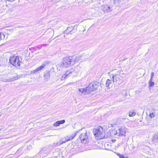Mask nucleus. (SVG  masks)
<instances>
[{
    "instance_id": "bb28decb",
    "label": "nucleus",
    "mask_w": 158,
    "mask_h": 158,
    "mask_svg": "<svg viewBox=\"0 0 158 158\" xmlns=\"http://www.w3.org/2000/svg\"><path fill=\"white\" fill-rule=\"evenodd\" d=\"M10 29H5L4 30V32H2V33H3L4 35H5V34H6V33H8V34H9V33H8V31H10Z\"/></svg>"
},
{
    "instance_id": "f3484780",
    "label": "nucleus",
    "mask_w": 158,
    "mask_h": 158,
    "mask_svg": "<svg viewBox=\"0 0 158 158\" xmlns=\"http://www.w3.org/2000/svg\"><path fill=\"white\" fill-rule=\"evenodd\" d=\"M136 113L133 110H130L129 113V115L130 117H132L135 115Z\"/></svg>"
},
{
    "instance_id": "6ab92c4d",
    "label": "nucleus",
    "mask_w": 158,
    "mask_h": 158,
    "mask_svg": "<svg viewBox=\"0 0 158 158\" xmlns=\"http://www.w3.org/2000/svg\"><path fill=\"white\" fill-rule=\"evenodd\" d=\"M111 84V81L109 79H108L106 82V86L107 87L109 88V86Z\"/></svg>"
},
{
    "instance_id": "4be33fe9",
    "label": "nucleus",
    "mask_w": 158,
    "mask_h": 158,
    "mask_svg": "<svg viewBox=\"0 0 158 158\" xmlns=\"http://www.w3.org/2000/svg\"><path fill=\"white\" fill-rule=\"evenodd\" d=\"M79 90L80 92H81V93H84V94H87V93H86L85 92V88H81V89H79Z\"/></svg>"
},
{
    "instance_id": "39448f33",
    "label": "nucleus",
    "mask_w": 158,
    "mask_h": 158,
    "mask_svg": "<svg viewBox=\"0 0 158 158\" xmlns=\"http://www.w3.org/2000/svg\"><path fill=\"white\" fill-rule=\"evenodd\" d=\"M112 78L114 83L116 85H120L122 83V80L121 79L120 77L119 76L118 74L114 75L113 74Z\"/></svg>"
},
{
    "instance_id": "473e14b6",
    "label": "nucleus",
    "mask_w": 158,
    "mask_h": 158,
    "mask_svg": "<svg viewBox=\"0 0 158 158\" xmlns=\"http://www.w3.org/2000/svg\"><path fill=\"white\" fill-rule=\"evenodd\" d=\"M2 115V114L1 113H0V117Z\"/></svg>"
},
{
    "instance_id": "aec40b11",
    "label": "nucleus",
    "mask_w": 158,
    "mask_h": 158,
    "mask_svg": "<svg viewBox=\"0 0 158 158\" xmlns=\"http://www.w3.org/2000/svg\"><path fill=\"white\" fill-rule=\"evenodd\" d=\"M47 63L46 62H44L43 63L41 66L39 67L40 70H42L43 68H44L45 65L47 64Z\"/></svg>"
},
{
    "instance_id": "b1692460",
    "label": "nucleus",
    "mask_w": 158,
    "mask_h": 158,
    "mask_svg": "<svg viewBox=\"0 0 158 158\" xmlns=\"http://www.w3.org/2000/svg\"><path fill=\"white\" fill-rule=\"evenodd\" d=\"M152 80L150 79L149 82V86L150 87H152L154 85V82L152 81Z\"/></svg>"
},
{
    "instance_id": "6e6552de",
    "label": "nucleus",
    "mask_w": 158,
    "mask_h": 158,
    "mask_svg": "<svg viewBox=\"0 0 158 158\" xmlns=\"http://www.w3.org/2000/svg\"><path fill=\"white\" fill-rule=\"evenodd\" d=\"M75 73V72L74 71L73 69H71L67 71L65 73V74H63L61 78V80H63L64 79L68 76L70 74H73V73Z\"/></svg>"
},
{
    "instance_id": "f8f14e48",
    "label": "nucleus",
    "mask_w": 158,
    "mask_h": 158,
    "mask_svg": "<svg viewBox=\"0 0 158 158\" xmlns=\"http://www.w3.org/2000/svg\"><path fill=\"white\" fill-rule=\"evenodd\" d=\"M18 79L17 76L16 75L15 76L11 77L9 79H7L6 80V81L9 82L14 80H17Z\"/></svg>"
},
{
    "instance_id": "423d86ee",
    "label": "nucleus",
    "mask_w": 158,
    "mask_h": 158,
    "mask_svg": "<svg viewBox=\"0 0 158 158\" xmlns=\"http://www.w3.org/2000/svg\"><path fill=\"white\" fill-rule=\"evenodd\" d=\"M79 137L82 143H86L89 142L88 137L86 132L81 134Z\"/></svg>"
},
{
    "instance_id": "4468645a",
    "label": "nucleus",
    "mask_w": 158,
    "mask_h": 158,
    "mask_svg": "<svg viewBox=\"0 0 158 158\" xmlns=\"http://www.w3.org/2000/svg\"><path fill=\"white\" fill-rule=\"evenodd\" d=\"M120 77H124L126 76V74L123 73V71L122 70L120 71L119 72H118V73L117 74Z\"/></svg>"
},
{
    "instance_id": "dca6fc26",
    "label": "nucleus",
    "mask_w": 158,
    "mask_h": 158,
    "mask_svg": "<svg viewBox=\"0 0 158 158\" xmlns=\"http://www.w3.org/2000/svg\"><path fill=\"white\" fill-rule=\"evenodd\" d=\"M50 74L48 73L45 74L44 76L45 80L46 81H47L50 77Z\"/></svg>"
},
{
    "instance_id": "2f4dec72",
    "label": "nucleus",
    "mask_w": 158,
    "mask_h": 158,
    "mask_svg": "<svg viewBox=\"0 0 158 158\" xmlns=\"http://www.w3.org/2000/svg\"><path fill=\"white\" fill-rule=\"evenodd\" d=\"M49 30H51V31H54L52 29H49Z\"/></svg>"
},
{
    "instance_id": "1a4fd4ad",
    "label": "nucleus",
    "mask_w": 158,
    "mask_h": 158,
    "mask_svg": "<svg viewBox=\"0 0 158 158\" xmlns=\"http://www.w3.org/2000/svg\"><path fill=\"white\" fill-rule=\"evenodd\" d=\"M102 9L103 11L105 13H109L111 11L110 7L107 5L103 6H102Z\"/></svg>"
},
{
    "instance_id": "c85d7f7f",
    "label": "nucleus",
    "mask_w": 158,
    "mask_h": 158,
    "mask_svg": "<svg viewBox=\"0 0 158 158\" xmlns=\"http://www.w3.org/2000/svg\"><path fill=\"white\" fill-rule=\"evenodd\" d=\"M154 75V73L153 72H152L151 73V80H152V78L153 77V76Z\"/></svg>"
},
{
    "instance_id": "7c9ffc66",
    "label": "nucleus",
    "mask_w": 158,
    "mask_h": 158,
    "mask_svg": "<svg viewBox=\"0 0 158 158\" xmlns=\"http://www.w3.org/2000/svg\"><path fill=\"white\" fill-rule=\"evenodd\" d=\"M7 1L10 2H13L15 0H6Z\"/></svg>"
},
{
    "instance_id": "f03ea898",
    "label": "nucleus",
    "mask_w": 158,
    "mask_h": 158,
    "mask_svg": "<svg viewBox=\"0 0 158 158\" xmlns=\"http://www.w3.org/2000/svg\"><path fill=\"white\" fill-rule=\"evenodd\" d=\"M94 134L97 139H101L105 137V132L101 126L98 127L93 130Z\"/></svg>"
},
{
    "instance_id": "0eeeda50",
    "label": "nucleus",
    "mask_w": 158,
    "mask_h": 158,
    "mask_svg": "<svg viewBox=\"0 0 158 158\" xmlns=\"http://www.w3.org/2000/svg\"><path fill=\"white\" fill-rule=\"evenodd\" d=\"M81 130H79L78 131H77L74 134L72 135L71 136H68L65 137V139L64 141H63L62 143H65L66 141H69V140L72 139L76 136V135L78 133L79 131H81Z\"/></svg>"
},
{
    "instance_id": "ddd939ff",
    "label": "nucleus",
    "mask_w": 158,
    "mask_h": 158,
    "mask_svg": "<svg viewBox=\"0 0 158 158\" xmlns=\"http://www.w3.org/2000/svg\"><path fill=\"white\" fill-rule=\"evenodd\" d=\"M152 141L155 143L158 142V134L154 135L153 137Z\"/></svg>"
},
{
    "instance_id": "9b49d317",
    "label": "nucleus",
    "mask_w": 158,
    "mask_h": 158,
    "mask_svg": "<svg viewBox=\"0 0 158 158\" xmlns=\"http://www.w3.org/2000/svg\"><path fill=\"white\" fill-rule=\"evenodd\" d=\"M118 132H119V136L125 135L126 133V128H120L118 130Z\"/></svg>"
},
{
    "instance_id": "2eb2a0df",
    "label": "nucleus",
    "mask_w": 158,
    "mask_h": 158,
    "mask_svg": "<svg viewBox=\"0 0 158 158\" xmlns=\"http://www.w3.org/2000/svg\"><path fill=\"white\" fill-rule=\"evenodd\" d=\"M155 113L153 110H152L150 112L149 116L151 118H154L155 116Z\"/></svg>"
},
{
    "instance_id": "a878e982",
    "label": "nucleus",
    "mask_w": 158,
    "mask_h": 158,
    "mask_svg": "<svg viewBox=\"0 0 158 158\" xmlns=\"http://www.w3.org/2000/svg\"><path fill=\"white\" fill-rule=\"evenodd\" d=\"M60 125V123L58 121L56 122L53 124V126L56 127L59 126Z\"/></svg>"
},
{
    "instance_id": "412c9836",
    "label": "nucleus",
    "mask_w": 158,
    "mask_h": 158,
    "mask_svg": "<svg viewBox=\"0 0 158 158\" xmlns=\"http://www.w3.org/2000/svg\"><path fill=\"white\" fill-rule=\"evenodd\" d=\"M5 39V35L2 32H0V40Z\"/></svg>"
},
{
    "instance_id": "20e7f679",
    "label": "nucleus",
    "mask_w": 158,
    "mask_h": 158,
    "mask_svg": "<svg viewBox=\"0 0 158 158\" xmlns=\"http://www.w3.org/2000/svg\"><path fill=\"white\" fill-rule=\"evenodd\" d=\"M98 82L96 81H93L85 88V92L87 94H89L91 92L96 90L98 88Z\"/></svg>"
},
{
    "instance_id": "c756f323",
    "label": "nucleus",
    "mask_w": 158,
    "mask_h": 158,
    "mask_svg": "<svg viewBox=\"0 0 158 158\" xmlns=\"http://www.w3.org/2000/svg\"><path fill=\"white\" fill-rule=\"evenodd\" d=\"M114 1V3L115 4L116 2H119L120 1V0H113Z\"/></svg>"
},
{
    "instance_id": "5701e85b",
    "label": "nucleus",
    "mask_w": 158,
    "mask_h": 158,
    "mask_svg": "<svg viewBox=\"0 0 158 158\" xmlns=\"http://www.w3.org/2000/svg\"><path fill=\"white\" fill-rule=\"evenodd\" d=\"M114 135H116L117 137L119 136V132H118V130L114 131Z\"/></svg>"
},
{
    "instance_id": "a211bd4d",
    "label": "nucleus",
    "mask_w": 158,
    "mask_h": 158,
    "mask_svg": "<svg viewBox=\"0 0 158 158\" xmlns=\"http://www.w3.org/2000/svg\"><path fill=\"white\" fill-rule=\"evenodd\" d=\"M41 70L40 68L38 67L37 68L33 70L32 71H31V73H32L33 74H36L39 71Z\"/></svg>"
},
{
    "instance_id": "9d476101",
    "label": "nucleus",
    "mask_w": 158,
    "mask_h": 158,
    "mask_svg": "<svg viewBox=\"0 0 158 158\" xmlns=\"http://www.w3.org/2000/svg\"><path fill=\"white\" fill-rule=\"evenodd\" d=\"M74 28L72 26H70L68 27L65 31V34H72L74 32L72 31L74 30Z\"/></svg>"
},
{
    "instance_id": "f257e3e1",
    "label": "nucleus",
    "mask_w": 158,
    "mask_h": 158,
    "mask_svg": "<svg viewBox=\"0 0 158 158\" xmlns=\"http://www.w3.org/2000/svg\"><path fill=\"white\" fill-rule=\"evenodd\" d=\"M81 57L80 55L77 56L74 58L72 56H65L63 58L61 66L62 67H67L73 65L80 60Z\"/></svg>"
},
{
    "instance_id": "cd10ccee",
    "label": "nucleus",
    "mask_w": 158,
    "mask_h": 158,
    "mask_svg": "<svg viewBox=\"0 0 158 158\" xmlns=\"http://www.w3.org/2000/svg\"><path fill=\"white\" fill-rule=\"evenodd\" d=\"M60 124H62L64 123L65 122V120H63L60 121H59Z\"/></svg>"
},
{
    "instance_id": "7ed1b4c3",
    "label": "nucleus",
    "mask_w": 158,
    "mask_h": 158,
    "mask_svg": "<svg viewBox=\"0 0 158 158\" xmlns=\"http://www.w3.org/2000/svg\"><path fill=\"white\" fill-rule=\"evenodd\" d=\"M9 61L13 66L18 68L20 66L22 63V59L18 56H12L9 59Z\"/></svg>"
},
{
    "instance_id": "393cba45",
    "label": "nucleus",
    "mask_w": 158,
    "mask_h": 158,
    "mask_svg": "<svg viewBox=\"0 0 158 158\" xmlns=\"http://www.w3.org/2000/svg\"><path fill=\"white\" fill-rule=\"evenodd\" d=\"M117 155L120 158H129L128 157H125L123 155H121L119 153H118Z\"/></svg>"
}]
</instances>
